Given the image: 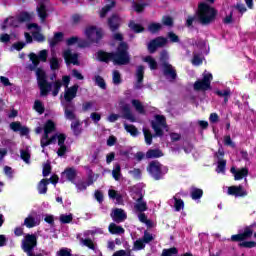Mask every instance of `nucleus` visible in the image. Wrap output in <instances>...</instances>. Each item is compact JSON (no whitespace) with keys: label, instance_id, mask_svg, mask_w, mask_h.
I'll list each match as a JSON object with an SVG mask.
<instances>
[{"label":"nucleus","instance_id":"1","mask_svg":"<svg viewBox=\"0 0 256 256\" xmlns=\"http://www.w3.org/2000/svg\"><path fill=\"white\" fill-rule=\"evenodd\" d=\"M36 77L41 97H47L51 89L53 97H57L59 95V91H61V87H65L64 99L67 103H71V101L77 97L79 85L75 84L74 86L69 87V83H71V77L69 76H63L62 81L56 80L54 83H49L47 82L45 70L38 68L36 69Z\"/></svg>","mask_w":256,"mask_h":256},{"label":"nucleus","instance_id":"2","mask_svg":"<svg viewBox=\"0 0 256 256\" xmlns=\"http://www.w3.org/2000/svg\"><path fill=\"white\" fill-rule=\"evenodd\" d=\"M44 130V135L41 138V147H47L48 145H53L54 143L58 142V150H57V155L58 157H65V154L67 153V146H65V139L66 137L64 134H56L49 138V133H53L55 131V122L52 120L46 121L44 124V127H37L36 128V133H43Z\"/></svg>","mask_w":256,"mask_h":256},{"label":"nucleus","instance_id":"3","mask_svg":"<svg viewBox=\"0 0 256 256\" xmlns=\"http://www.w3.org/2000/svg\"><path fill=\"white\" fill-rule=\"evenodd\" d=\"M127 49V43L122 42L118 46L116 53H107L100 50L96 53V59H98V61H103L104 63H109V61H112L114 65H127L130 60Z\"/></svg>","mask_w":256,"mask_h":256},{"label":"nucleus","instance_id":"4","mask_svg":"<svg viewBox=\"0 0 256 256\" xmlns=\"http://www.w3.org/2000/svg\"><path fill=\"white\" fill-rule=\"evenodd\" d=\"M85 35L87 40H80L78 43L79 47L82 49H85V47H90L92 43H99V41H101V37H103V30L90 26L86 28Z\"/></svg>","mask_w":256,"mask_h":256},{"label":"nucleus","instance_id":"5","mask_svg":"<svg viewBox=\"0 0 256 256\" xmlns=\"http://www.w3.org/2000/svg\"><path fill=\"white\" fill-rule=\"evenodd\" d=\"M217 11L215 8L209 6L207 3L202 2L198 6V19L202 25H209L212 21H215Z\"/></svg>","mask_w":256,"mask_h":256},{"label":"nucleus","instance_id":"6","mask_svg":"<svg viewBox=\"0 0 256 256\" xmlns=\"http://www.w3.org/2000/svg\"><path fill=\"white\" fill-rule=\"evenodd\" d=\"M28 21H31V14L20 12L18 15L6 19L1 26V29L2 31H5L7 27H21V24L28 23Z\"/></svg>","mask_w":256,"mask_h":256},{"label":"nucleus","instance_id":"7","mask_svg":"<svg viewBox=\"0 0 256 256\" xmlns=\"http://www.w3.org/2000/svg\"><path fill=\"white\" fill-rule=\"evenodd\" d=\"M47 57H49V51L48 50H41L38 52V54L30 53L29 59L31 61V64L27 66V69L29 71H35L37 67H39V63H47Z\"/></svg>","mask_w":256,"mask_h":256},{"label":"nucleus","instance_id":"8","mask_svg":"<svg viewBox=\"0 0 256 256\" xmlns=\"http://www.w3.org/2000/svg\"><path fill=\"white\" fill-rule=\"evenodd\" d=\"M169 169L157 161H153L149 164L148 172L151 177L156 181H159L164 175H167Z\"/></svg>","mask_w":256,"mask_h":256},{"label":"nucleus","instance_id":"9","mask_svg":"<svg viewBox=\"0 0 256 256\" xmlns=\"http://www.w3.org/2000/svg\"><path fill=\"white\" fill-rule=\"evenodd\" d=\"M212 81L213 74L204 71L202 80H197L193 85V89L194 91H209Z\"/></svg>","mask_w":256,"mask_h":256},{"label":"nucleus","instance_id":"10","mask_svg":"<svg viewBox=\"0 0 256 256\" xmlns=\"http://www.w3.org/2000/svg\"><path fill=\"white\" fill-rule=\"evenodd\" d=\"M152 129L155 131L156 137H163V131L167 129V122L164 116L156 115L151 122Z\"/></svg>","mask_w":256,"mask_h":256},{"label":"nucleus","instance_id":"11","mask_svg":"<svg viewBox=\"0 0 256 256\" xmlns=\"http://www.w3.org/2000/svg\"><path fill=\"white\" fill-rule=\"evenodd\" d=\"M134 201H136L134 208L138 211V213H143L147 211V202L143 200V194L141 191H138L136 195H132Z\"/></svg>","mask_w":256,"mask_h":256},{"label":"nucleus","instance_id":"12","mask_svg":"<svg viewBox=\"0 0 256 256\" xmlns=\"http://www.w3.org/2000/svg\"><path fill=\"white\" fill-rule=\"evenodd\" d=\"M230 172L234 176L235 181H241V179H245V182L247 183V177L249 175V168H235V166H232L230 169Z\"/></svg>","mask_w":256,"mask_h":256},{"label":"nucleus","instance_id":"13","mask_svg":"<svg viewBox=\"0 0 256 256\" xmlns=\"http://www.w3.org/2000/svg\"><path fill=\"white\" fill-rule=\"evenodd\" d=\"M63 58L66 65H79V54L71 51V49L63 51Z\"/></svg>","mask_w":256,"mask_h":256},{"label":"nucleus","instance_id":"14","mask_svg":"<svg viewBox=\"0 0 256 256\" xmlns=\"http://www.w3.org/2000/svg\"><path fill=\"white\" fill-rule=\"evenodd\" d=\"M167 38L165 37H157L156 39L152 40L148 44V51L149 53H155L159 47H165L167 45Z\"/></svg>","mask_w":256,"mask_h":256},{"label":"nucleus","instance_id":"15","mask_svg":"<svg viewBox=\"0 0 256 256\" xmlns=\"http://www.w3.org/2000/svg\"><path fill=\"white\" fill-rule=\"evenodd\" d=\"M168 205H170V207H173L177 212L185 209V202H183V200L181 199V195L179 194L173 196V198L168 201Z\"/></svg>","mask_w":256,"mask_h":256},{"label":"nucleus","instance_id":"16","mask_svg":"<svg viewBox=\"0 0 256 256\" xmlns=\"http://www.w3.org/2000/svg\"><path fill=\"white\" fill-rule=\"evenodd\" d=\"M162 71L166 79H169L170 81H175V79H177V72L175 71V67H173L171 64L164 63V66H162Z\"/></svg>","mask_w":256,"mask_h":256},{"label":"nucleus","instance_id":"17","mask_svg":"<svg viewBox=\"0 0 256 256\" xmlns=\"http://www.w3.org/2000/svg\"><path fill=\"white\" fill-rule=\"evenodd\" d=\"M28 29L33 30L32 31V37L35 39V41H38V43H43L45 41V36L41 34V28L36 23L29 24Z\"/></svg>","mask_w":256,"mask_h":256},{"label":"nucleus","instance_id":"18","mask_svg":"<svg viewBox=\"0 0 256 256\" xmlns=\"http://www.w3.org/2000/svg\"><path fill=\"white\" fill-rule=\"evenodd\" d=\"M228 195H232L233 197H247L248 192L243 186H230L228 187Z\"/></svg>","mask_w":256,"mask_h":256},{"label":"nucleus","instance_id":"19","mask_svg":"<svg viewBox=\"0 0 256 256\" xmlns=\"http://www.w3.org/2000/svg\"><path fill=\"white\" fill-rule=\"evenodd\" d=\"M111 217L115 223H123V221L127 219V213H125L123 209L116 208L111 213Z\"/></svg>","mask_w":256,"mask_h":256},{"label":"nucleus","instance_id":"20","mask_svg":"<svg viewBox=\"0 0 256 256\" xmlns=\"http://www.w3.org/2000/svg\"><path fill=\"white\" fill-rule=\"evenodd\" d=\"M41 222L39 221V218L33 216V214H30L28 217L24 220V226L28 229H33V227H37Z\"/></svg>","mask_w":256,"mask_h":256},{"label":"nucleus","instance_id":"21","mask_svg":"<svg viewBox=\"0 0 256 256\" xmlns=\"http://www.w3.org/2000/svg\"><path fill=\"white\" fill-rule=\"evenodd\" d=\"M108 196L114 201V203H116V205H123V194L117 192L116 190L110 189L108 191Z\"/></svg>","mask_w":256,"mask_h":256},{"label":"nucleus","instance_id":"22","mask_svg":"<svg viewBox=\"0 0 256 256\" xmlns=\"http://www.w3.org/2000/svg\"><path fill=\"white\" fill-rule=\"evenodd\" d=\"M143 75H145V67L138 66L136 69L137 83L135 84V89H141L143 83Z\"/></svg>","mask_w":256,"mask_h":256},{"label":"nucleus","instance_id":"23","mask_svg":"<svg viewBox=\"0 0 256 256\" xmlns=\"http://www.w3.org/2000/svg\"><path fill=\"white\" fill-rule=\"evenodd\" d=\"M108 25L111 31H117L119 25H121V18L117 15H113L108 19Z\"/></svg>","mask_w":256,"mask_h":256},{"label":"nucleus","instance_id":"24","mask_svg":"<svg viewBox=\"0 0 256 256\" xmlns=\"http://www.w3.org/2000/svg\"><path fill=\"white\" fill-rule=\"evenodd\" d=\"M20 157L24 161V163H31V148L25 147L20 150Z\"/></svg>","mask_w":256,"mask_h":256},{"label":"nucleus","instance_id":"25","mask_svg":"<svg viewBox=\"0 0 256 256\" xmlns=\"http://www.w3.org/2000/svg\"><path fill=\"white\" fill-rule=\"evenodd\" d=\"M108 231L111 235H123L125 233V229L115 223L109 225Z\"/></svg>","mask_w":256,"mask_h":256},{"label":"nucleus","instance_id":"26","mask_svg":"<svg viewBox=\"0 0 256 256\" xmlns=\"http://www.w3.org/2000/svg\"><path fill=\"white\" fill-rule=\"evenodd\" d=\"M62 177H65L68 181H71L72 183L75 181V178L77 177V171L75 168H67L63 173Z\"/></svg>","mask_w":256,"mask_h":256},{"label":"nucleus","instance_id":"27","mask_svg":"<svg viewBox=\"0 0 256 256\" xmlns=\"http://www.w3.org/2000/svg\"><path fill=\"white\" fill-rule=\"evenodd\" d=\"M49 63L52 71H57V69L61 67V62H59V58H57L54 51H52V57L50 58Z\"/></svg>","mask_w":256,"mask_h":256},{"label":"nucleus","instance_id":"28","mask_svg":"<svg viewBox=\"0 0 256 256\" xmlns=\"http://www.w3.org/2000/svg\"><path fill=\"white\" fill-rule=\"evenodd\" d=\"M63 33L62 32H56L54 34V37L49 38V45L50 47H55V45H57V43H61V41H63Z\"/></svg>","mask_w":256,"mask_h":256},{"label":"nucleus","instance_id":"29","mask_svg":"<svg viewBox=\"0 0 256 256\" xmlns=\"http://www.w3.org/2000/svg\"><path fill=\"white\" fill-rule=\"evenodd\" d=\"M159 157H163V152L159 149H150L146 153L147 159H157Z\"/></svg>","mask_w":256,"mask_h":256},{"label":"nucleus","instance_id":"30","mask_svg":"<svg viewBox=\"0 0 256 256\" xmlns=\"http://www.w3.org/2000/svg\"><path fill=\"white\" fill-rule=\"evenodd\" d=\"M106 3H110V4H107L104 8H102L101 12H100V17L103 18V17H106L107 13L109 11H111V9L113 7H115V2L114 0H105Z\"/></svg>","mask_w":256,"mask_h":256},{"label":"nucleus","instance_id":"31","mask_svg":"<svg viewBox=\"0 0 256 256\" xmlns=\"http://www.w3.org/2000/svg\"><path fill=\"white\" fill-rule=\"evenodd\" d=\"M226 167H227V160L219 158L217 161L216 173H222V175H225Z\"/></svg>","mask_w":256,"mask_h":256},{"label":"nucleus","instance_id":"32","mask_svg":"<svg viewBox=\"0 0 256 256\" xmlns=\"http://www.w3.org/2000/svg\"><path fill=\"white\" fill-rule=\"evenodd\" d=\"M216 95L224 98V103H228L229 97H231V89L226 88L224 90H217Z\"/></svg>","mask_w":256,"mask_h":256},{"label":"nucleus","instance_id":"33","mask_svg":"<svg viewBox=\"0 0 256 256\" xmlns=\"http://www.w3.org/2000/svg\"><path fill=\"white\" fill-rule=\"evenodd\" d=\"M112 177L115 181H120L123 175L121 174V165L115 164L112 170Z\"/></svg>","mask_w":256,"mask_h":256},{"label":"nucleus","instance_id":"34","mask_svg":"<svg viewBox=\"0 0 256 256\" xmlns=\"http://www.w3.org/2000/svg\"><path fill=\"white\" fill-rule=\"evenodd\" d=\"M47 185H49V180L42 179L38 184V193L40 195H45L47 193Z\"/></svg>","mask_w":256,"mask_h":256},{"label":"nucleus","instance_id":"35","mask_svg":"<svg viewBox=\"0 0 256 256\" xmlns=\"http://www.w3.org/2000/svg\"><path fill=\"white\" fill-rule=\"evenodd\" d=\"M71 129H72L74 135H76V136L81 135V131H82L81 122H79V120L72 121Z\"/></svg>","mask_w":256,"mask_h":256},{"label":"nucleus","instance_id":"36","mask_svg":"<svg viewBox=\"0 0 256 256\" xmlns=\"http://www.w3.org/2000/svg\"><path fill=\"white\" fill-rule=\"evenodd\" d=\"M80 243L84 245V247H88L92 251H95L97 248L95 247V243H93V240L89 238H81Z\"/></svg>","mask_w":256,"mask_h":256},{"label":"nucleus","instance_id":"37","mask_svg":"<svg viewBox=\"0 0 256 256\" xmlns=\"http://www.w3.org/2000/svg\"><path fill=\"white\" fill-rule=\"evenodd\" d=\"M191 197L194 201H197V199H201L203 197V190L199 188H192Z\"/></svg>","mask_w":256,"mask_h":256},{"label":"nucleus","instance_id":"38","mask_svg":"<svg viewBox=\"0 0 256 256\" xmlns=\"http://www.w3.org/2000/svg\"><path fill=\"white\" fill-rule=\"evenodd\" d=\"M124 129L127 131V133H130L132 137H137L139 135V131L133 125L124 124Z\"/></svg>","mask_w":256,"mask_h":256},{"label":"nucleus","instance_id":"39","mask_svg":"<svg viewBox=\"0 0 256 256\" xmlns=\"http://www.w3.org/2000/svg\"><path fill=\"white\" fill-rule=\"evenodd\" d=\"M34 109L37 113H39V115H43L45 113V106L41 100H36L34 102Z\"/></svg>","mask_w":256,"mask_h":256},{"label":"nucleus","instance_id":"40","mask_svg":"<svg viewBox=\"0 0 256 256\" xmlns=\"http://www.w3.org/2000/svg\"><path fill=\"white\" fill-rule=\"evenodd\" d=\"M145 245H147L142 238H139L138 240H136L134 242V246L132 248L133 251H141L143 249H145Z\"/></svg>","mask_w":256,"mask_h":256},{"label":"nucleus","instance_id":"41","mask_svg":"<svg viewBox=\"0 0 256 256\" xmlns=\"http://www.w3.org/2000/svg\"><path fill=\"white\" fill-rule=\"evenodd\" d=\"M143 134L146 145H151V143H153V135L151 134V131L147 128H143Z\"/></svg>","mask_w":256,"mask_h":256},{"label":"nucleus","instance_id":"42","mask_svg":"<svg viewBox=\"0 0 256 256\" xmlns=\"http://www.w3.org/2000/svg\"><path fill=\"white\" fill-rule=\"evenodd\" d=\"M78 191H85L89 185H93V180H89L88 182L80 181L75 184Z\"/></svg>","mask_w":256,"mask_h":256},{"label":"nucleus","instance_id":"43","mask_svg":"<svg viewBox=\"0 0 256 256\" xmlns=\"http://www.w3.org/2000/svg\"><path fill=\"white\" fill-rule=\"evenodd\" d=\"M59 221L62 224L71 223L73 221V214H61L59 217Z\"/></svg>","mask_w":256,"mask_h":256},{"label":"nucleus","instance_id":"44","mask_svg":"<svg viewBox=\"0 0 256 256\" xmlns=\"http://www.w3.org/2000/svg\"><path fill=\"white\" fill-rule=\"evenodd\" d=\"M162 28L163 25L161 23H151L148 26V31H150V33H158V31H161Z\"/></svg>","mask_w":256,"mask_h":256},{"label":"nucleus","instance_id":"45","mask_svg":"<svg viewBox=\"0 0 256 256\" xmlns=\"http://www.w3.org/2000/svg\"><path fill=\"white\" fill-rule=\"evenodd\" d=\"M129 27L132 31H134V33H142V31L145 30V28H143V26H141L140 24H137L133 21H131L129 23Z\"/></svg>","mask_w":256,"mask_h":256},{"label":"nucleus","instance_id":"46","mask_svg":"<svg viewBox=\"0 0 256 256\" xmlns=\"http://www.w3.org/2000/svg\"><path fill=\"white\" fill-rule=\"evenodd\" d=\"M143 61H145V63H148L150 69H152V70L157 69V61H155L153 59V57L146 56V57H144Z\"/></svg>","mask_w":256,"mask_h":256},{"label":"nucleus","instance_id":"47","mask_svg":"<svg viewBox=\"0 0 256 256\" xmlns=\"http://www.w3.org/2000/svg\"><path fill=\"white\" fill-rule=\"evenodd\" d=\"M132 105L138 113H145V108L143 107V104H141L139 100H132Z\"/></svg>","mask_w":256,"mask_h":256},{"label":"nucleus","instance_id":"48","mask_svg":"<svg viewBox=\"0 0 256 256\" xmlns=\"http://www.w3.org/2000/svg\"><path fill=\"white\" fill-rule=\"evenodd\" d=\"M142 240L144 243L149 244V243H151V241L155 240V235H153L151 232L144 231Z\"/></svg>","mask_w":256,"mask_h":256},{"label":"nucleus","instance_id":"49","mask_svg":"<svg viewBox=\"0 0 256 256\" xmlns=\"http://www.w3.org/2000/svg\"><path fill=\"white\" fill-rule=\"evenodd\" d=\"M83 111H97V108L95 107V102L90 101V102H85L82 105Z\"/></svg>","mask_w":256,"mask_h":256},{"label":"nucleus","instance_id":"50","mask_svg":"<svg viewBox=\"0 0 256 256\" xmlns=\"http://www.w3.org/2000/svg\"><path fill=\"white\" fill-rule=\"evenodd\" d=\"M202 63H203V56L201 54H197V52H194L192 64L197 67V66L201 65Z\"/></svg>","mask_w":256,"mask_h":256},{"label":"nucleus","instance_id":"51","mask_svg":"<svg viewBox=\"0 0 256 256\" xmlns=\"http://www.w3.org/2000/svg\"><path fill=\"white\" fill-rule=\"evenodd\" d=\"M177 253H179V251L177 250V248L172 247L170 249H164L162 251V256H175L177 255Z\"/></svg>","mask_w":256,"mask_h":256},{"label":"nucleus","instance_id":"52","mask_svg":"<svg viewBox=\"0 0 256 256\" xmlns=\"http://www.w3.org/2000/svg\"><path fill=\"white\" fill-rule=\"evenodd\" d=\"M124 117L125 119H128V121L135 123V116L133 115V113H131V110H129V108L127 107L124 108Z\"/></svg>","mask_w":256,"mask_h":256},{"label":"nucleus","instance_id":"53","mask_svg":"<svg viewBox=\"0 0 256 256\" xmlns=\"http://www.w3.org/2000/svg\"><path fill=\"white\" fill-rule=\"evenodd\" d=\"M94 81H95L96 85H98V87H100V89H106V84H105V80L103 79V77L97 75V76H95Z\"/></svg>","mask_w":256,"mask_h":256},{"label":"nucleus","instance_id":"54","mask_svg":"<svg viewBox=\"0 0 256 256\" xmlns=\"http://www.w3.org/2000/svg\"><path fill=\"white\" fill-rule=\"evenodd\" d=\"M160 62L162 67L165 66V63H169V53L167 51H162L160 54Z\"/></svg>","mask_w":256,"mask_h":256},{"label":"nucleus","instance_id":"55","mask_svg":"<svg viewBox=\"0 0 256 256\" xmlns=\"http://www.w3.org/2000/svg\"><path fill=\"white\" fill-rule=\"evenodd\" d=\"M112 79H113L114 85H119L121 83V74L119 73V71L117 70L113 71Z\"/></svg>","mask_w":256,"mask_h":256},{"label":"nucleus","instance_id":"56","mask_svg":"<svg viewBox=\"0 0 256 256\" xmlns=\"http://www.w3.org/2000/svg\"><path fill=\"white\" fill-rule=\"evenodd\" d=\"M2 145L7 149H13V147H15V142H13L11 139H4L2 140Z\"/></svg>","mask_w":256,"mask_h":256},{"label":"nucleus","instance_id":"57","mask_svg":"<svg viewBox=\"0 0 256 256\" xmlns=\"http://www.w3.org/2000/svg\"><path fill=\"white\" fill-rule=\"evenodd\" d=\"M65 117L66 119H69L70 121H75L77 120L75 118V113H73V110H69V108H65Z\"/></svg>","mask_w":256,"mask_h":256},{"label":"nucleus","instance_id":"58","mask_svg":"<svg viewBox=\"0 0 256 256\" xmlns=\"http://www.w3.org/2000/svg\"><path fill=\"white\" fill-rule=\"evenodd\" d=\"M50 174H51V164L46 163L43 166L42 175H43V177H49Z\"/></svg>","mask_w":256,"mask_h":256},{"label":"nucleus","instance_id":"59","mask_svg":"<svg viewBox=\"0 0 256 256\" xmlns=\"http://www.w3.org/2000/svg\"><path fill=\"white\" fill-rule=\"evenodd\" d=\"M129 174L134 177V179H141V170L134 168L133 170L129 171Z\"/></svg>","mask_w":256,"mask_h":256},{"label":"nucleus","instance_id":"60","mask_svg":"<svg viewBox=\"0 0 256 256\" xmlns=\"http://www.w3.org/2000/svg\"><path fill=\"white\" fill-rule=\"evenodd\" d=\"M57 256H71V249L62 248L57 252Z\"/></svg>","mask_w":256,"mask_h":256},{"label":"nucleus","instance_id":"61","mask_svg":"<svg viewBox=\"0 0 256 256\" xmlns=\"http://www.w3.org/2000/svg\"><path fill=\"white\" fill-rule=\"evenodd\" d=\"M90 118L92 119L93 123H95V125H97V123H99V121H101V114H99L97 112H93V113H91Z\"/></svg>","mask_w":256,"mask_h":256},{"label":"nucleus","instance_id":"62","mask_svg":"<svg viewBox=\"0 0 256 256\" xmlns=\"http://www.w3.org/2000/svg\"><path fill=\"white\" fill-rule=\"evenodd\" d=\"M163 25H166V27H171L173 25V18L169 16H164L162 18Z\"/></svg>","mask_w":256,"mask_h":256},{"label":"nucleus","instance_id":"63","mask_svg":"<svg viewBox=\"0 0 256 256\" xmlns=\"http://www.w3.org/2000/svg\"><path fill=\"white\" fill-rule=\"evenodd\" d=\"M256 246L254 241H244L240 243V247H246L248 249H253Z\"/></svg>","mask_w":256,"mask_h":256},{"label":"nucleus","instance_id":"64","mask_svg":"<svg viewBox=\"0 0 256 256\" xmlns=\"http://www.w3.org/2000/svg\"><path fill=\"white\" fill-rule=\"evenodd\" d=\"M146 4H140V3H133V8L136 13H141L143 9H145Z\"/></svg>","mask_w":256,"mask_h":256}]
</instances>
